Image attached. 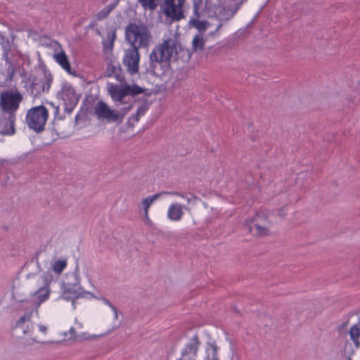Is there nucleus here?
Masks as SVG:
<instances>
[{
	"instance_id": "obj_1",
	"label": "nucleus",
	"mask_w": 360,
	"mask_h": 360,
	"mask_svg": "<svg viewBox=\"0 0 360 360\" xmlns=\"http://www.w3.org/2000/svg\"><path fill=\"white\" fill-rule=\"evenodd\" d=\"M106 74L108 77L114 76L120 82V84L113 83L107 84V91L112 101L117 105L122 103L127 96H137L144 92L145 89L137 84H128L125 82L122 70L119 63H110L107 65Z\"/></svg>"
},
{
	"instance_id": "obj_2",
	"label": "nucleus",
	"mask_w": 360,
	"mask_h": 360,
	"mask_svg": "<svg viewBox=\"0 0 360 360\" xmlns=\"http://www.w3.org/2000/svg\"><path fill=\"white\" fill-rule=\"evenodd\" d=\"M181 46L174 37L163 40L155 46L149 55L150 68L157 75H162L169 67L172 58L176 56Z\"/></svg>"
},
{
	"instance_id": "obj_3",
	"label": "nucleus",
	"mask_w": 360,
	"mask_h": 360,
	"mask_svg": "<svg viewBox=\"0 0 360 360\" xmlns=\"http://www.w3.org/2000/svg\"><path fill=\"white\" fill-rule=\"evenodd\" d=\"M125 39L131 44V47L146 48L152 39L148 26L142 22H130L125 27Z\"/></svg>"
},
{
	"instance_id": "obj_4",
	"label": "nucleus",
	"mask_w": 360,
	"mask_h": 360,
	"mask_svg": "<svg viewBox=\"0 0 360 360\" xmlns=\"http://www.w3.org/2000/svg\"><path fill=\"white\" fill-rule=\"evenodd\" d=\"M68 276L72 278V280L64 284L62 296L65 300H72V305L74 309H75V300L79 297H85L86 295L95 297L93 293L84 290L81 286V278L78 266L75 268L73 272L69 274Z\"/></svg>"
},
{
	"instance_id": "obj_5",
	"label": "nucleus",
	"mask_w": 360,
	"mask_h": 360,
	"mask_svg": "<svg viewBox=\"0 0 360 360\" xmlns=\"http://www.w3.org/2000/svg\"><path fill=\"white\" fill-rule=\"evenodd\" d=\"M49 116L44 105L32 107L27 110L25 121L28 127L36 132L44 131Z\"/></svg>"
},
{
	"instance_id": "obj_6",
	"label": "nucleus",
	"mask_w": 360,
	"mask_h": 360,
	"mask_svg": "<svg viewBox=\"0 0 360 360\" xmlns=\"http://www.w3.org/2000/svg\"><path fill=\"white\" fill-rule=\"evenodd\" d=\"M50 291L49 282L46 278V283L44 286L39 288L32 294V299L20 301V309H30L35 312L36 316H38V309L43 302L49 299Z\"/></svg>"
},
{
	"instance_id": "obj_7",
	"label": "nucleus",
	"mask_w": 360,
	"mask_h": 360,
	"mask_svg": "<svg viewBox=\"0 0 360 360\" xmlns=\"http://www.w3.org/2000/svg\"><path fill=\"white\" fill-rule=\"evenodd\" d=\"M22 100L23 96L18 90L4 91L0 95V108L2 112L15 115Z\"/></svg>"
},
{
	"instance_id": "obj_8",
	"label": "nucleus",
	"mask_w": 360,
	"mask_h": 360,
	"mask_svg": "<svg viewBox=\"0 0 360 360\" xmlns=\"http://www.w3.org/2000/svg\"><path fill=\"white\" fill-rule=\"evenodd\" d=\"M56 96L63 101L65 110L70 113L78 103L79 96L76 94L74 87L68 82H63Z\"/></svg>"
},
{
	"instance_id": "obj_9",
	"label": "nucleus",
	"mask_w": 360,
	"mask_h": 360,
	"mask_svg": "<svg viewBox=\"0 0 360 360\" xmlns=\"http://www.w3.org/2000/svg\"><path fill=\"white\" fill-rule=\"evenodd\" d=\"M185 0H165L160 8L163 14L172 21H179L183 19V4Z\"/></svg>"
},
{
	"instance_id": "obj_10",
	"label": "nucleus",
	"mask_w": 360,
	"mask_h": 360,
	"mask_svg": "<svg viewBox=\"0 0 360 360\" xmlns=\"http://www.w3.org/2000/svg\"><path fill=\"white\" fill-rule=\"evenodd\" d=\"M139 60L140 54L136 47H131L124 51L122 63L130 75L139 72Z\"/></svg>"
},
{
	"instance_id": "obj_11",
	"label": "nucleus",
	"mask_w": 360,
	"mask_h": 360,
	"mask_svg": "<svg viewBox=\"0 0 360 360\" xmlns=\"http://www.w3.org/2000/svg\"><path fill=\"white\" fill-rule=\"evenodd\" d=\"M22 310L25 311V314L16 321L14 329L18 334L26 335L30 334L34 330L32 317L35 312L30 309Z\"/></svg>"
},
{
	"instance_id": "obj_12",
	"label": "nucleus",
	"mask_w": 360,
	"mask_h": 360,
	"mask_svg": "<svg viewBox=\"0 0 360 360\" xmlns=\"http://www.w3.org/2000/svg\"><path fill=\"white\" fill-rule=\"evenodd\" d=\"M94 112L99 120H106L108 122L118 121V115L116 111L110 108L103 101H99L94 107Z\"/></svg>"
},
{
	"instance_id": "obj_13",
	"label": "nucleus",
	"mask_w": 360,
	"mask_h": 360,
	"mask_svg": "<svg viewBox=\"0 0 360 360\" xmlns=\"http://www.w3.org/2000/svg\"><path fill=\"white\" fill-rule=\"evenodd\" d=\"M52 77L51 75H44L43 78L34 79L30 88V93L33 97H37L41 93L48 91L51 87Z\"/></svg>"
},
{
	"instance_id": "obj_14",
	"label": "nucleus",
	"mask_w": 360,
	"mask_h": 360,
	"mask_svg": "<svg viewBox=\"0 0 360 360\" xmlns=\"http://www.w3.org/2000/svg\"><path fill=\"white\" fill-rule=\"evenodd\" d=\"M0 45L3 51L2 58L4 60L6 65H11V56L13 46V41L5 37L2 32H0Z\"/></svg>"
},
{
	"instance_id": "obj_15",
	"label": "nucleus",
	"mask_w": 360,
	"mask_h": 360,
	"mask_svg": "<svg viewBox=\"0 0 360 360\" xmlns=\"http://www.w3.org/2000/svg\"><path fill=\"white\" fill-rule=\"evenodd\" d=\"M15 115H8V117L0 118V134L13 135L15 134L14 124Z\"/></svg>"
},
{
	"instance_id": "obj_16",
	"label": "nucleus",
	"mask_w": 360,
	"mask_h": 360,
	"mask_svg": "<svg viewBox=\"0 0 360 360\" xmlns=\"http://www.w3.org/2000/svg\"><path fill=\"white\" fill-rule=\"evenodd\" d=\"M200 345L198 335L195 334L186 344L181 350V354L189 356H197L198 348Z\"/></svg>"
},
{
	"instance_id": "obj_17",
	"label": "nucleus",
	"mask_w": 360,
	"mask_h": 360,
	"mask_svg": "<svg viewBox=\"0 0 360 360\" xmlns=\"http://www.w3.org/2000/svg\"><path fill=\"white\" fill-rule=\"evenodd\" d=\"M184 209L187 210V207L177 202L172 203L167 210V218L174 221H180L184 215Z\"/></svg>"
},
{
	"instance_id": "obj_18",
	"label": "nucleus",
	"mask_w": 360,
	"mask_h": 360,
	"mask_svg": "<svg viewBox=\"0 0 360 360\" xmlns=\"http://www.w3.org/2000/svg\"><path fill=\"white\" fill-rule=\"evenodd\" d=\"M219 347L215 342H207L202 360H219Z\"/></svg>"
},
{
	"instance_id": "obj_19",
	"label": "nucleus",
	"mask_w": 360,
	"mask_h": 360,
	"mask_svg": "<svg viewBox=\"0 0 360 360\" xmlns=\"http://www.w3.org/2000/svg\"><path fill=\"white\" fill-rule=\"evenodd\" d=\"M54 60L64 69L67 72L71 74V66L68 58L63 51L54 54Z\"/></svg>"
},
{
	"instance_id": "obj_20",
	"label": "nucleus",
	"mask_w": 360,
	"mask_h": 360,
	"mask_svg": "<svg viewBox=\"0 0 360 360\" xmlns=\"http://www.w3.org/2000/svg\"><path fill=\"white\" fill-rule=\"evenodd\" d=\"M349 335L351 340L354 344L356 348L360 347V319L359 321L354 324L349 329Z\"/></svg>"
},
{
	"instance_id": "obj_21",
	"label": "nucleus",
	"mask_w": 360,
	"mask_h": 360,
	"mask_svg": "<svg viewBox=\"0 0 360 360\" xmlns=\"http://www.w3.org/2000/svg\"><path fill=\"white\" fill-rule=\"evenodd\" d=\"M248 0H226V10L230 12V18H233V15L240 8L242 5Z\"/></svg>"
},
{
	"instance_id": "obj_22",
	"label": "nucleus",
	"mask_w": 360,
	"mask_h": 360,
	"mask_svg": "<svg viewBox=\"0 0 360 360\" xmlns=\"http://www.w3.org/2000/svg\"><path fill=\"white\" fill-rule=\"evenodd\" d=\"M162 195H164V193L162 191L148 196L142 200L141 206L144 210V215L147 216V212H148L150 206Z\"/></svg>"
},
{
	"instance_id": "obj_23",
	"label": "nucleus",
	"mask_w": 360,
	"mask_h": 360,
	"mask_svg": "<svg viewBox=\"0 0 360 360\" xmlns=\"http://www.w3.org/2000/svg\"><path fill=\"white\" fill-rule=\"evenodd\" d=\"M67 265L68 262L66 259H56L51 263V269L54 273L60 275L67 267Z\"/></svg>"
},
{
	"instance_id": "obj_24",
	"label": "nucleus",
	"mask_w": 360,
	"mask_h": 360,
	"mask_svg": "<svg viewBox=\"0 0 360 360\" xmlns=\"http://www.w3.org/2000/svg\"><path fill=\"white\" fill-rule=\"evenodd\" d=\"M193 50L202 51L205 46V40L201 33L196 34L192 41Z\"/></svg>"
},
{
	"instance_id": "obj_25",
	"label": "nucleus",
	"mask_w": 360,
	"mask_h": 360,
	"mask_svg": "<svg viewBox=\"0 0 360 360\" xmlns=\"http://www.w3.org/2000/svg\"><path fill=\"white\" fill-rule=\"evenodd\" d=\"M189 23L190 25L198 29L200 33L201 34L202 32L205 31L207 29L208 26L210 25V23L207 21L198 20L195 18L191 19Z\"/></svg>"
},
{
	"instance_id": "obj_26",
	"label": "nucleus",
	"mask_w": 360,
	"mask_h": 360,
	"mask_svg": "<svg viewBox=\"0 0 360 360\" xmlns=\"http://www.w3.org/2000/svg\"><path fill=\"white\" fill-rule=\"evenodd\" d=\"M117 4L112 3L100 11L96 15V18L98 20H101L107 18L109 13L116 7Z\"/></svg>"
},
{
	"instance_id": "obj_27",
	"label": "nucleus",
	"mask_w": 360,
	"mask_h": 360,
	"mask_svg": "<svg viewBox=\"0 0 360 360\" xmlns=\"http://www.w3.org/2000/svg\"><path fill=\"white\" fill-rule=\"evenodd\" d=\"M251 232H255L256 234L260 236H264L269 233V230L266 227L255 224L250 226Z\"/></svg>"
},
{
	"instance_id": "obj_28",
	"label": "nucleus",
	"mask_w": 360,
	"mask_h": 360,
	"mask_svg": "<svg viewBox=\"0 0 360 360\" xmlns=\"http://www.w3.org/2000/svg\"><path fill=\"white\" fill-rule=\"evenodd\" d=\"M164 193V195H176L179 197H181L184 199H186L188 203L195 202L196 200L198 199L197 197L194 195H191V197H188L184 193H179V192H171V191H162Z\"/></svg>"
},
{
	"instance_id": "obj_29",
	"label": "nucleus",
	"mask_w": 360,
	"mask_h": 360,
	"mask_svg": "<svg viewBox=\"0 0 360 360\" xmlns=\"http://www.w3.org/2000/svg\"><path fill=\"white\" fill-rule=\"evenodd\" d=\"M141 6L150 11L154 10L158 6V0H139Z\"/></svg>"
},
{
	"instance_id": "obj_30",
	"label": "nucleus",
	"mask_w": 360,
	"mask_h": 360,
	"mask_svg": "<svg viewBox=\"0 0 360 360\" xmlns=\"http://www.w3.org/2000/svg\"><path fill=\"white\" fill-rule=\"evenodd\" d=\"M133 108V103H128V105L120 109L119 111H116V114L118 115V120L122 121L125 116Z\"/></svg>"
},
{
	"instance_id": "obj_31",
	"label": "nucleus",
	"mask_w": 360,
	"mask_h": 360,
	"mask_svg": "<svg viewBox=\"0 0 360 360\" xmlns=\"http://www.w3.org/2000/svg\"><path fill=\"white\" fill-rule=\"evenodd\" d=\"M145 110L143 108H139L136 113L133 114L131 118L134 119L135 122H138L140 119L141 115H144Z\"/></svg>"
},
{
	"instance_id": "obj_32",
	"label": "nucleus",
	"mask_w": 360,
	"mask_h": 360,
	"mask_svg": "<svg viewBox=\"0 0 360 360\" xmlns=\"http://www.w3.org/2000/svg\"><path fill=\"white\" fill-rule=\"evenodd\" d=\"M115 37H116V33H115V30L110 31L107 34V39L109 41L111 48L113 46V43H114Z\"/></svg>"
},
{
	"instance_id": "obj_33",
	"label": "nucleus",
	"mask_w": 360,
	"mask_h": 360,
	"mask_svg": "<svg viewBox=\"0 0 360 360\" xmlns=\"http://www.w3.org/2000/svg\"><path fill=\"white\" fill-rule=\"evenodd\" d=\"M102 300L106 305H108L109 307H110V309L113 311V312L115 314V317L117 319V309L106 298H103Z\"/></svg>"
},
{
	"instance_id": "obj_34",
	"label": "nucleus",
	"mask_w": 360,
	"mask_h": 360,
	"mask_svg": "<svg viewBox=\"0 0 360 360\" xmlns=\"http://www.w3.org/2000/svg\"><path fill=\"white\" fill-rule=\"evenodd\" d=\"M196 356H189L186 355H181L177 360H195Z\"/></svg>"
},
{
	"instance_id": "obj_35",
	"label": "nucleus",
	"mask_w": 360,
	"mask_h": 360,
	"mask_svg": "<svg viewBox=\"0 0 360 360\" xmlns=\"http://www.w3.org/2000/svg\"><path fill=\"white\" fill-rule=\"evenodd\" d=\"M39 330L40 332H41L44 335H46L48 331L47 327L44 325H41V324L39 325Z\"/></svg>"
},
{
	"instance_id": "obj_36",
	"label": "nucleus",
	"mask_w": 360,
	"mask_h": 360,
	"mask_svg": "<svg viewBox=\"0 0 360 360\" xmlns=\"http://www.w3.org/2000/svg\"><path fill=\"white\" fill-rule=\"evenodd\" d=\"M50 104H51V106L53 108V109H54V114H55V115H57L58 114V112H59V107H58V105L55 106V105H54V104H53V103H51Z\"/></svg>"
},
{
	"instance_id": "obj_37",
	"label": "nucleus",
	"mask_w": 360,
	"mask_h": 360,
	"mask_svg": "<svg viewBox=\"0 0 360 360\" xmlns=\"http://www.w3.org/2000/svg\"><path fill=\"white\" fill-rule=\"evenodd\" d=\"M194 13L197 17H198V8L196 6H194Z\"/></svg>"
},
{
	"instance_id": "obj_38",
	"label": "nucleus",
	"mask_w": 360,
	"mask_h": 360,
	"mask_svg": "<svg viewBox=\"0 0 360 360\" xmlns=\"http://www.w3.org/2000/svg\"><path fill=\"white\" fill-rule=\"evenodd\" d=\"M221 26V24L218 25V26H217V27L216 28V30H214V32H212V33H211V34H214L215 32H218V30L220 29Z\"/></svg>"
},
{
	"instance_id": "obj_39",
	"label": "nucleus",
	"mask_w": 360,
	"mask_h": 360,
	"mask_svg": "<svg viewBox=\"0 0 360 360\" xmlns=\"http://www.w3.org/2000/svg\"><path fill=\"white\" fill-rule=\"evenodd\" d=\"M145 219L147 221H150V219H149V217H148V212H147V216L145 215Z\"/></svg>"
},
{
	"instance_id": "obj_40",
	"label": "nucleus",
	"mask_w": 360,
	"mask_h": 360,
	"mask_svg": "<svg viewBox=\"0 0 360 360\" xmlns=\"http://www.w3.org/2000/svg\"><path fill=\"white\" fill-rule=\"evenodd\" d=\"M70 332L71 333H75V329L73 328H71L70 330Z\"/></svg>"
},
{
	"instance_id": "obj_41",
	"label": "nucleus",
	"mask_w": 360,
	"mask_h": 360,
	"mask_svg": "<svg viewBox=\"0 0 360 360\" xmlns=\"http://www.w3.org/2000/svg\"><path fill=\"white\" fill-rule=\"evenodd\" d=\"M2 166V162L0 160V167Z\"/></svg>"
}]
</instances>
